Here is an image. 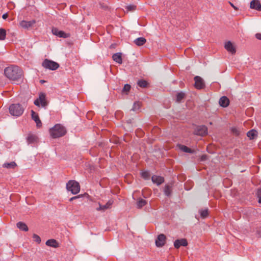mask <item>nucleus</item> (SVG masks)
<instances>
[{
    "instance_id": "ddd939ff",
    "label": "nucleus",
    "mask_w": 261,
    "mask_h": 261,
    "mask_svg": "<svg viewBox=\"0 0 261 261\" xmlns=\"http://www.w3.org/2000/svg\"><path fill=\"white\" fill-rule=\"evenodd\" d=\"M188 242L186 239H177L174 242V246L175 248H179L180 246H187Z\"/></svg>"
},
{
    "instance_id": "a211bd4d",
    "label": "nucleus",
    "mask_w": 261,
    "mask_h": 261,
    "mask_svg": "<svg viewBox=\"0 0 261 261\" xmlns=\"http://www.w3.org/2000/svg\"><path fill=\"white\" fill-rule=\"evenodd\" d=\"M151 179L152 182L157 185H160L164 181V179L163 177L157 175H153Z\"/></svg>"
},
{
    "instance_id": "20e7f679",
    "label": "nucleus",
    "mask_w": 261,
    "mask_h": 261,
    "mask_svg": "<svg viewBox=\"0 0 261 261\" xmlns=\"http://www.w3.org/2000/svg\"><path fill=\"white\" fill-rule=\"evenodd\" d=\"M66 188L73 194H77L80 191V186L78 182L75 180H70L66 184Z\"/></svg>"
},
{
    "instance_id": "6ab92c4d",
    "label": "nucleus",
    "mask_w": 261,
    "mask_h": 261,
    "mask_svg": "<svg viewBox=\"0 0 261 261\" xmlns=\"http://www.w3.org/2000/svg\"><path fill=\"white\" fill-rule=\"evenodd\" d=\"M113 60L118 64H122V54L121 53H117L114 54L112 56Z\"/></svg>"
},
{
    "instance_id": "c03bdc74",
    "label": "nucleus",
    "mask_w": 261,
    "mask_h": 261,
    "mask_svg": "<svg viewBox=\"0 0 261 261\" xmlns=\"http://www.w3.org/2000/svg\"><path fill=\"white\" fill-rule=\"evenodd\" d=\"M258 203H261V197L260 198H258Z\"/></svg>"
},
{
    "instance_id": "1a4fd4ad",
    "label": "nucleus",
    "mask_w": 261,
    "mask_h": 261,
    "mask_svg": "<svg viewBox=\"0 0 261 261\" xmlns=\"http://www.w3.org/2000/svg\"><path fill=\"white\" fill-rule=\"evenodd\" d=\"M195 134L197 135L203 136L207 134V128L204 125L198 126L195 130Z\"/></svg>"
},
{
    "instance_id": "72a5a7b5",
    "label": "nucleus",
    "mask_w": 261,
    "mask_h": 261,
    "mask_svg": "<svg viewBox=\"0 0 261 261\" xmlns=\"http://www.w3.org/2000/svg\"><path fill=\"white\" fill-rule=\"evenodd\" d=\"M231 131L233 134L236 136H239L240 133V131L239 128L236 127H232L231 128Z\"/></svg>"
},
{
    "instance_id": "a19ab883",
    "label": "nucleus",
    "mask_w": 261,
    "mask_h": 261,
    "mask_svg": "<svg viewBox=\"0 0 261 261\" xmlns=\"http://www.w3.org/2000/svg\"><path fill=\"white\" fill-rule=\"evenodd\" d=\"M255 37L257 39L261 40V34L260 33L256 34Z\"/></svg>"
},
{
    "instance_id": "c9c22d12",
    "label": "nucleus",
    "mask_w": 261,
    "mask_h": 261,
    "mask_svg": "<svg viewBox=\"0 0 261 261\" xmlns=\"http://www.w3.org/2000/svg\"><path fill=\"white\" fill-rule=\"evenodd\" d=\"M33 238L34 239V241L37 242L38 244H39L41 242V238L38 235L36 234H34L33 235Z\"/></svg>"
},
{
    "instance_id": "412c9836",
    "label": "nucleus",
    "mask_w": 261,
    "mask_h": 261,
    "mask_svg": "<svg viewBox=\"0 0 261 261\" xmlns=\"http://www.w3.org/2000/svg\"><path fill=\"white\" fill-rule=\"evenodd\" d=\"M27 139L29 143H33L37 142L38 137L35 135L29 134Z\"/></svg>"
},
{
    "instance_id": "49530a36",
    "label": "nucleus",
    "mask_w": 261,
    "mask_h": 261,
    "mask_svg": "<svg viewBox=\"0 0 261 261\" xmlns=\"http://www.w3.org/2000/svg\"><path fill=\"white\" fill-rule=\"evenodd\" d=\"M41 82L43 83V82H44V81H41Z\"/></svg>"
},
{
    "instance_id": "f03ea898",
    "label": "nucleus",
    "mask_w": 261,
    "mask_h": 261,
    "mask_svg": "<svg viewBox=\"0 0 261 261\" xmlns=\"http://www.w3.org/2000/svg\"><path fill=\"white\" fill-rule=\"evenodd\" d=\"M49 133L52 138H57L64 136L66 133V130L63 126L57 124L49 129Z\"/></svg>"
},
{
    "instance_id": "4c0bfd02",
    "label": "nucleus",
    "mask_w": 261,
    "mask_h": 261,
    "mask_svg": "<svg viewBox=\"0 0 261 261\" xmlns=\"http://www.w3.org/2000/svg\"><path fill=\"white\" fill-rule=\"evenodd\" d=\"M130 89V86L128 84H125L122 89V92H128Z\"/></svg>"
},
{
    "instance_id": "2eb2a0df",
    "label": "nucleus",
    "mask_w": 261,
    "mask_h": 261,
    "mask_svg": "<svg viewBox=\"0 0 261 261\" xmlns=\"http://www.w3.org/2000/svg\"><path fill=\"white\" fill-rule=\"evenodd\" d=\"M31 116L32 119L36 122L37 127H41L42 123L39 118L38 115L33 110L31 111Z\"/></svg>"
},
{
    "instance_id": "cd10ccee",
    "label": "nucleus",
    "mask_w": 261,
    "mask_h": 261,
    "mask_svg": "<svg viewBox=\"0 0 261 261\" xmlns=\"http://www.w3.org/2000/svg\"><path fill=\"white\" fill-rule=\"evenodd\" d=\"M179 147V149L185 152H188V153H193V150H192L191 149H190V148L186 146L180 145Z\"/></svg>"
},
{
    "instance_id": "f3484780",
    "label": "nucleus",
    "mask_w": 261,
    "mask_h": 261,
    "mask_svg": "<svg viewBox=\"0 0 261 261\" xmlns=\"http://www.w3.org/2000/svg\"><path fill=\"white\" fill-rule=\"evenodd\" d=\"M219 102L221 107L226 108L229 104V100L226 96H224L220 98Z\"/></svg>"
},
{
    "instance_id": "4be33fe9",
    "label": "nucleus",
    "mask_w": 261,
    "mask_h": 261,
    "mask_svg": "<svg viewBox=\"0 0 261 261\" xmlns=\"http://www.w3.org/2000/svg\"><path fill=\"white\" fill-rule=\"evenodd\" d=\"M146 41L145 38L143 37H139L134 40V43L138 46L143 45Z\"/></svg>"
},
{
    "instance_id": "4468645a",
    "label": "nucleus",
    "mask_w": 261,
    "mask_h": 261,
    "mask_svg": "<svg viewBox=\"0 0 261 261\" xmlns=\"http://www.w3.org/2000/svg\"><path fill=\"white\" fill-rule=\"evenodd\" d=\"M225 48L231 54H234L236 52V47L230 41L225 43Z\"/></svg>"
},
{
    "instance_id": "b1692460",
    "label": "nucleus",
    "mask_w": 261,
    "mask_h": 261,
    "mask_svg": "<svg viewBox=\"0 0 261 261\" xmlns=\"http://www.w3.org/2000/svg\"><path fill=\"white\" fill-rule=\"evenodd\" d=\"M164 191L166 196H170L172 193V186L169 185H166Z\"/></svg>"
},
{
    "instance_id": "9d476101",
    "label": "nucleus",
    "mask_w": 261,
    "mask_h": 261,
    "mask_svg": "<svg viewBox=\"0 0 261 261\" xmlns=\"http://www.w3.org/2000/svg\"><path fill=\"white\" fill-rule=\"evenodd\" d=\"M166 237L164 234H160L158 236L155 240V244L157 247H161L164 245Z\"/></svg>"
},
{
    "instance_id": "6e6552de",
    "label": "nucleus",
    "mask_w": 261,
    "mask_h": 261,
    "mask_svg": "<svg viewBox=\"0 0 261 261\" xmlns=\"http://www.w3.org/2000/svg\"><path fill=\"white\" fill-rule=\"evenodd\" d=\"M194 79L195 81L194 86L196 89H201L204 87V82L201 77L199 76H196Z\"/></svg>"
},
{
    "instance_id": "39448f33",
    "label": "nucleus",
    "mask_w": 261,
    "mask_h": 261,
    "mask_svg": "<svg viewBox=\"0 0 261 261\" xmlns=\"http://www.w3.org/2000/svg\"><path fill=\"white\" fill-rule=\"evenodd\" d=\"M42 66L45 69L55 70L59 67L58 63L48 59H45L42 63Z\"/></svg>"
},
{
    "instance_id": "393cba45",
    "label": "nucleus",
    "mask_w": 261,
    "mask_h": 261,
    "mask_svg": "<svg viewBox=\"0 0 261 261\" xmlns=\"http://www.w3.org/2000/svg\"><path fill=\"white\" fill-rule=\"evenodd\" d=\"M17 166L16 164L14 162H11L10 163H5L3 164V167L4 168L8 169H14Z\"/></svg>"
},
{
    "instance_id": "473e14b6",
    "label": "nucleus",
    "mask_w": 261,
    "mask_h": 261,
    "mask_svg": "<svg viewBox=\"0 0 261 261\" xmlns=\"http://www.w3.org/2000/svg\"><path fill=\"white\" fill-rule=\"evenodd\" d=\"M199 213L201 217L205 218L208 216V209L201 210L199 211Z\"/></svg>"
},
{
    "instance_id": "79ce46f5",
    "label": "nucleus",
    "mask_w": 261,
    "mask_h": 261,
    "mask_svg": "<svg viewBox=\"0 0 261 261\" xmlns=\"http://www.w3.org/2000/svg\"><path fill=\"white\" fill-rule=\"evenodd\" d=\"M229 3L230 4V5H231V6L236 10H238V8L236 7L232 3H231V2H229Z\"/></svg>"
},
{
    "instance_id": "aec40b11",
    "label": "nucleus",
    "mask_w": 261,
    "mask_h": 261,
    "mask_svg": "<svg viewBox=\"0 0 261 261\" xmlns=\"http://www.w3.org/2000/svg\"><path fill=\"white\" fill-rule=\"evenodd\" d=\"M45 244L48 246L52 247L54 248H57L59 247L58 242L55 239L48 240L46 242Z\"/></svg>"
},
{
    "instance_id": "dca6fc26",
    "label": "nucleus",
    "mask_w": 261,
    "mask_h": 261,
    "mask_svg": "<svg viewBox=\"0 0 261 261\" xmlns=\"http://www.w3.org/2000/svg\"><path fill=\"white\" fill-rule=\"evenodd\" d=\"M250 7L257 11H261V4L258 0H252L250 3Z\"/></svg>"
},
{
    "instance_id": "7c9ffc66",
    "label": "nucleus",
    "mask_w": 261,
    "mask_h": 261,
    "mask_svg": "<svg viewBox=\"0 0 261 261\" xmlns=\"http://www.w3.org/2000/svg\"><path fill=\"white\" fill-rule=\"evenodd\" d=\"M185 96V94L182 92H180L179 93H178L176 95V101L177 102H180Z\"/></svg>"
},
{
    "instance_id": "c756f323",
    "label": "nucleus",
    "mask_w": 261,
    "mask_h": 261,
    "mask_svg": "<svg viewBox=\"0 0 261 261\" xmlns=\"http://www.w3.org/2000/svg\"><path fill=\"white\" fill-rule=\"evenodd\" d=\"M6 36V31L4 29H0V40L5 39Z\"/></svg>"
},
{
    "instance_id": "f8f14e48",
    "label": "nucleus",
    "mask_w": 261,
    "mask_h": 261,
    "mask_svg": "<svg viewBox=\"0 0 261 261\" xmlns=\"http://www.w3.org/2000/svg\"><path fill=\"white\" fill-rule=\"evenodd\" d=\"M35 23L36 21L35 20H32L31 21L22 20L20 22L19 25L22 28L29 29L32 27Z\"/></svg>"
},
{
    "instance_id": "c85d7f7f",
    "label": "nucleus",
    "mask_w": 261,
    "mask_h": 261,
    "mask_svg": "<svg viewBox=\"0 0 261 261\" xmlns=\"http://www.w3.org/2000/svg\"><path fill=\"white\" fill-rule=\"evenodd\" d=\"M141 107V102L139 101H136L134 102L133 107L132 109V111H136L138 110Z\"/></svg>"
},
{
    "instance_id": "f704fd0d",
    "label": "nucleus",
    "mask_w": 261,
    "mask_h": 261,
    "mask_svg": "<svg viewBox=\"0 0 261 261\" xmlns=\"http://www.w3.org/2000/svg\"><path fill=\"white\" fill-rule=\"evenodd\" d=\"M142 177L145 179H148L150 177V173L148 171H144L141 173Z\"/></svg>"
},
{
    "instance_id": "423d86ee",
    "label": "nucleus",
    "mask_w": 261,
    "mask_h": 261,
    "mask_svg": "<svg viewBox=\"0 0 261 261\" xmlns=\"http://www.w3.org/2000/svg\"><path fill=\"white\" fill-rule=\"evenodd\" d=\"M34 103L36 106L39 107L41 105L42 107H46L47 105V102L45 99V95L44 93L40 94L39 98L34 101Z\"/></svg>"
},
{
    "instance_id": "7ed1b4c3",
    "label": "nucleus",
    "mask_w": 261,
    "mask_h": 261,
    "mask_svg": "<svg viewBox=\"0 0 261 261\" xmlns=\"http://www.w3.org/2000/svg\"><path fill=\"white\" fill-rule=\"evenodd\" d=\"M24 111L23 108L19 103L12 104L9 107V112L12 116L18 117L21 116Z\"/></svg>"
},
{
    "instance_id": "ea45409f",
    "label": "nucleus",
    "mask_w": 261,
    "mask_h": 261,
    "mask_svg": "<svg viewBox=\"0 0 261 261\" xmlns=\"http://www.w3.org/2000/svg\"><path fill=\"white\" fill-rule=\"evenodd\" d=\"M82 197V195H77V196H74V197H71V198L69 199V200H70V201H72L73 200H75V199H77V198H80V197Z\"/></svg>"
},
{
    "instance_id": "f257e3e1",
    "label": "nucleus",
    "mask_w": 261,
    "mask_h": 261,
    "mask_svg": "<svg viewBox=\"0 0 261 261\" xmlns=\"http://www.w3.org/2000/svg\"><path fill=\"white\" fill-rule=\"evenodd\" d=\"M4 73L5 75L14 83L18 84L23 81V71L17 66L12 65L6 68Z\"/></svg>"
},
{
    "instance_id": "37998d69",
    "label": "nucleus",
    "mask_w": 261,
    "mask_h": 261,
    "mask_svg": "<svg viewBox=\"0 0 261 261\" xmlns=\"http://www.w3.org/2000/svg\"><path fill=\"white\" fill-rule=\"evenodd\" d=\"M8 17V14L7 13H5L2 16V18L4 19H6V18H7Z\"/></svg>"
},
{
    "instance_id": "e433bc0d",
    "label": "nucleus",
    "mask_w": 261,
    "mask_h": 261,
    "mask_svg": "<svg viewBox=\"0 0 261 261\" xmlns=\"http://www.w3.org/2000/svg\"><path fill=\"white\" fill-rule=\"evenodd\" d=\"M126 9L128 11H133L136 10V6L134 5H130L126 6Z\"/></svg>"
},
{
    "instance_id": "58836bf2",
    "label": "nucleus",
    "mask_w": 261,
    "mask_h": 261,
    "mask_svg": "<svg viewBox=\"0 0 261 261\" xmlns=\"http://www.w3.org/2000/svg\"><path fill=\"white\" fill-rule=\"evenodd\" d=\"M256 194L258 198L261 197V188L257 189Z\"/></svg>"
},
{
    "instance_id": "0eeeda50",
    "label": "nucleus",
    "mask_w": 261,
    "mask_h": 261,
    "mask_svg": "<svg viewBox=\"0 0 261 261\" xmlns=\"http://www.w3.org/2000/svg\"><path fill=\"white\" fill-rule=\"evenodd\" d=\"M52 33L54 35L60 38H67L70 37V34L66 33L63 31L59 30L56 28H53Z\"/></svg>"
},
{
    "instance_id": "9b49d317",
    "label": "nucleus",
    "mask_w": 261,
    "mask_h": 261,
    "mask_svg": "<svg viewBox=\"0 0 261 261\" xmlns=\"http://www.w3.org/2000/svg\"><path fill=\"white\" fill-rule=\"evenodd\" d=\"M113 203V201L112 200H109L105 205H101L99 203V206L96 207V210L97 211H105V210L110 208Z\"/></svg>"
},
{
    "instance_id": "a18cd8bd",
    "label": "nucleus",
    "mask_w": 261,
    "mask_h": 261,
    "mask_svg": "<svg viewBox=\"0 0 261 261\" xmlns=\"http://www.w3.org/2000/svg\"><path fill=\"white\" fill-rule=\"evenodd\" d=\"M202 160H204V156H202Z\"/></svg>"
},
{
    "instance_id": "a878e982",
    "label": "nucleus",
    "mask_w": 261,
    "mask_h": 261,
    "mask_svg": "<svg viewBox=\"0 0 261 261\" xmlns=\"http://www.w3.org/2000/svg\"><path fill=\"white\" fill-rule=\"evenodd\" d=\"M257 132L254 129H251L248 132L247 136L250 139H253L255 137L257 136Z\"/></svg>"
},
{
    "instance_id": "2f4dec72",
    "label": "nucleus",
    "mask_w": 261,
    "mask_h": 261,
    "mask_svg": "<svg viewBox=\"0 0 261 261\" xmlns=\"http://www.w3.org/2000/svg\"><path fill=\"white\" fill-rule=\"evenodd\" d=\"M137 84L141 88H145L147 85V82L145 80H139Z\"/></svg>"
},
{
    "instance_id": "5701e85b",
    "label": "nucleus",
    "mask_w": 261,
    "mask_h": 261,
    "mask_svg": "<svg viewBox=\"0 0 261 261\" xmlns=\"http://www.w3.org/2000/svg\"><path fill=\"white\" fill-rule=\"evenodd\" d=\"M17 227L21 230L27 231L28 230V227L27 225L23 222H19L16 224Z\"/></svg>"
},
{
    "instance_id": "bb28decb",
    "label": "nucleus",
    "mask_w": 261,
    "mask_h": 261,
    "mask_svg": "<svg viewBox=\"0 0 261 261\" xmlns=\"http://www.w3.org/2000/svg\"><path fill=\"white\" fill-rule=\"evenodd\" d=\"M147 202L145 200L142 198H139L137 202V205L138 208H141L143 206L145 205Z\"/></svg>"
}]
</instances>
